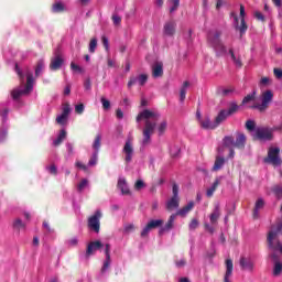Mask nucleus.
<instances>
[{"mask_svg": "<svg viewBox=\"0 0 282 282\" xmlns=\"http://www.w3.org/2000/svg\"><path fill=\"white\" fill-rule=\"evenodd\" d=\"M273 252L269 254L270 259H272L273 263L281 262V258L276 253V250H272Z\"/></svg>", "mask_w": 282, "mask_h": 282, "instance_id": "obj_55", "label": "nucleus"}, {"mask_svg": "<svg viewBox=\"0 0 282 282\" xmlns=\"http://www.w3.org/2000/svg\"><path fill=\"white\" fill-rule=\"evenodd\" d=\"M245 128L249 133H251L253 141L272 142V140H274V130L269 127H257V122L254 120H247Z\"/></svg>", "mask_w": 282, "mask_h": 282, "instance_id": "obj_2", "label": "nucleus"}, {"mask_svg": "<svg viewBox=\"0 0 282 282\" xmlns=\"http://www.w3.org/2000/svg\"><path fill=\"white\" fill-rule=\"evenodd\" d=\"M15 72H17L21 83H23V80H25V75H23V72L19 67V64H15Z\"/></svg>", "mask_w": 282, "mask_h": 282, "instance_id": "obj_57", "label": "nucleus"}, {"mask_svg": "<svg viewBox=\"0 0 282 282\" xmlns=\"http://www.w3.org/2000/svg\"><path fill=\"white\" fill-rule=\"evenodd\" d=\"M189 85H191V83H188V82L183 83V86H182L181 91H180L181 102H184V100H186V89H188Z\"/></svg>", "mask_w": 282, "mask_h": 282, "instance_id": "obj_33", "label": "nucleus"}, {"mask_svg": "<svg viewBox=\"0 0 282 282\" xmlns=\"http://www.w3.org/2000/svg\"><path fill=\"white\" fill-rule=\"evenodd\" d=\"M34 89V74L32 70L26 69V84L24 90L30 94Z\"/></svg>", "mask_w": 282, "mask_h": 282, "instance_id": "obj_16", "label": "nucleus"}, {"mask_svg": "<svg viewBox=\"0 0 282 282\" xmlns=\"http://www.w3.org/2000/svg\"><path fill=\"white\" fill-rule=\"evenodd\" d=\"M177 30V23L175 21H169L163 25V34L165 36H175Z\"/></svg>", "mask_w": 282, "mask_h": 282, "instance_id": "obj_11", "label": "nucleus"}, {"mask_svg": "<svg viewBox=\"0 0 282 282\" xmlns=\"http://www.w3.org/2000/svg\"><path fill=\"white\" fill-rule=\"evenodd\" d=\"M270 83H272V79H270L269 77H262L260 79V85H263V87H268V85H270Z\"/></svg>", "mask_w": 282, "mask_h": 282, "instance_id": "obj_60", "label": "nucleus"}, {"mask_svg": "<svg viewBox=\"0 0 282 282\" xmlns=\"http://www.w3.org/2000/svg\"><path fill=\"white\" fill-rule=\"evenodd\" d=\"M229 54L231 56V59L234 61V65H236V67H239V69H241V67H243V62H241V56L237 57L232 48L229 50Z\"/></svg>", "mask_w": 282, "mask_h": 282, "instance_id": "obj_25", "label": "nucleus"}, {"mask_svg": "<svg viewBox=\"0 0 282 282\" xmlns=\"http://www.w3.org/2000/svg\"><path fill=\"white\" fill-rule=\"evenodd\" d=\"M219 187V178H216L215 182L213 183L212 187H209L206 192L207 197H213L215 195V191Z\"/></svg>", "mask_w": 282, "mask_h": 282, "instance_id": "obj_32", "label": "nucleus"}, {"mask_svg": "<svg viewBox=\"0 0 282 282\" xmlns=\"http://www.w3.org/2000/svg\"><path fill=\"white\" fill-rule=\"evenodd\" d=\"M67 138V131L61 130L58 137L56 140L53 141L54 147H61L63 144V141Z\"/></svg>", "mask_w": 282, "mask_h": 282, "instance_id": "obj_29", "label": "nucleus"}, {"mask_svg": "<svg viewBox=\"0 0 282 282\" xmlns=\"http://www.w3.org/2000/svg\"><path fill=\"white\" fill-rule=\"evenodd\" d=\"M67 116L66 115H59L56 118V122L57 124H65V122H67Z\"/></svg>", "mask_w": 282, "mask_h": 282, "instance_id": "obj_56", "label": "nucleus"}, {"mask_svg": "<svg viewBox=\"0 0 282 282\" xmlns=\"http://www.w3.org/2000/svg\"><path fill=\"white\" fill-rule=\"evenodd\" d=\"M176 268H184L186 265V259H181L175 261Z\"/></svg>", "mask_w": 282, "mask_h": 282, "instance_id": "obj_63", "label": "nucleus"}, {"mask_svg": "<svg viewBox=\"0 0 282 282\" xmlns=\"http://www.w3.org/2000/svg\"><path fill=\"white\" fill-rule=\"evenodd\" d=\"M226 111H227V115H228V116H234V113H235L236 111H239V105H237V102H231V104L229 105L228 110H226Z\"/></svg>", "mask_w": 282, "mask_h": 282, "instance_id": "obj_41", "label": "nucleus"}, {"mask_svg": "<svg viewBox=\"0 0 282 282\" xmlns=\"http://www.w3.org/2000/svg\"><path fill=\"white\" fill-rule=\"evenodd\" d=\"M282 235V223L278 224L276 227H272L267 237V243L269 246V250H280L282 254V246L281 240H276L274 245V239Z\"/></svg>", "mask_w": 282, "mask_h": 282, "instance_id": "obj_4", "label": "nucleus"}, {"mask_svg": "<svg viewBox=\"0 0 282 282\" xmlns=\"http://www.w3.org/2000/svg\"><path fill=\"white\" fill-rule=\"evenodd\" d=\"M246 134L242 132H238L236 135V141L234 137H225L223 142L224 147L227 149H246Z\"/></svg>", "mask_w": 282, "mask_h": 282, "instance_id": "obj_5", "label": "nucleus"}, {"mask_svg": "<svg viewBox=\"0 0 282 282\" xmlns=\"http://www.w3.org/2000/svg\"><path fill=\"white\" fill-rule=\"evenodd\" d=\"M273 74H274L275 78H282V69L274 68Z\"/></svg>", "mask_w": 282, "mask_h": 282, "instance_id": "obj_64", "label": "nucleus"}, {"mask_svg": "<svg viewBox=\"0 0 282 282\" xmlns=\"http://www.w3.org/2000/svg\"><path fill=\"white\" fill-rule=\"evenodd\" d=\"M229 54L231 56V59L234 61V65H236V67H239V69H241V67H243V62H241V56L237 57L232 48L229 50Z\"/></svg>", "mask_w": 282, "mask_h": 282, "instance_id": "obj_24", "label": "nucleus"}, {"mask_svg": "<svg viewBox=\"0 0 282 282\" xmlns=\"http://www.w3.org/2000/svg\"><path fill=\"white\" fill-rule=\"evenodd\" d=\"M225 265H226V272H225V275H224V282H231L230 276H232V270H235V265L232 264V260L227 259L225 261Z\"/></svg>", "mask_w": 282, "mask_h": 282, "instance_id": "obj_15", "label": "nucleus"}, {"mask_svg": "<svg viewBox=\"0 0 282 282\" xmlns=\"http://www.w3.org/2000/svg\"><path fill=\"white\" fill-rule=\"evenodd\" d=\"M96 47H98V40H96V37H94L90 40V43H89L90 54H94L96 52Z\"/></svg>", "mask_w": 282, "mask_h": 282, "instance_id": "obj_46", "label": "nucleus"}, {"mask_svg": "<svg viewBox=\"0 0 282 282\" xmlns=\"http://www.w3.org/2000/svg\"><path fill=\"white\" fill-rule=\"evenodd\" d=\"M64 63H65V59H63V56L56 54L55 57H53L51 59L50 69L52 72H58V69H61V67H63Z\"/></svg>", "mask_w": 282, "mask_h": 282, "instance_id": "obj_12", "label": "nucleus"}, {"mask_svg": "<svg viewBox=\"0 0 282 282\" xmlns=\"http://www.w3.org/2000/svg\"><path fill=\"white\" fill-rule=\"evenodd\" d=\"M263 206H265V202H263V198H259L256 202V206H254V209H253L254 219H257V217H259V210H261V208H263Z\"/></svg>", "mask_w": 282, "mask_h": 282, "instance_id": "obj_30", "label": "nucleus"}, {"mask_svg": "<svg viewBox=\"0 0 282 282\" xmlns=\"http://www.w3.org/2000/svg\"><path fill=\"white\" fill-rule=\"evenodd\" d=\"M199 226V221L195 218H193L188 225L189 230H197V227Z\"/></svg>", "mask_w": 282, "mask_h": 282, "instance_id": "obj_53", "label": "nucleus"}, {"mask_svg": "<svg viewBox=\"0 0 282 282\" xmlns=\"http://www.w3.org/2000/svg\"><path fill=\"white\" fill-rule=\"evenodd\" d=\"M229 54L231 56V59L234 61V65H236V67H239V69H241V67H243V62H241V56L237 57L232 48L229 50Z\"/></svg>", "mask_w": 282, "mask_h": 282, "instance_id": "obj_26", "label": "nucleus"}, {"mask_svg": "<svg viewBox=\"0 0 282 282\" xmlns=\"http://www.w3.org/2000/svg\"><path fill=\"white\" fill-rule=\"evenodd\" d=\"M117 186L121 191L122 195H131V191L129 189V185H127V180L119 178Z\"/></svg>", "mask_w": 282, "mask_h": 282, "instance_id": "obj_23", "label": "nucleus"}, {"mask_svg": "<svg viewBox=\"0 0 282 282\" xmlns=\"http://www.w3.org/2000/svg\"><path fill=\"white\" fill-rule=\"evenodd\" d=\"M224 164H226V159H224V156H216L213 171H220Z\"/></svg>", "mask_w": 282, "mask_h": 282, "instance_id": "obj_31", "label": "nucleus"}, {"mask_svg": "<svg viewBox=\"0 0 282 282\" xmlns=\"http://www.w3.org/2000/svg\"><path fill=\"white\" fill-rule=\"evenodd\" d=\"M100 102H101L102 109L105 111H109V109H111V101H109V99H106L105 97H101Z\"/></svg>", "mask_w": 282, "mask_h": 282, "instance_id": "obj_44", "label": "nucleus"}, {"mask_svg": "<svg viewBox=\"0 0 282 282\" xmlns=\"http://www.w3.org/2000/svg\"><path fill=\"white\" fill-rule=\"evenodd\" d=\"M85 111V105L78 104L75 106V113H78L79 116L83 115Z\"/></svg>", "mask_w": 282, "mask_h": 282, "instance_id": "obj_58", "label": "nucleus"}, {"mask_svg": "<svg viewBox=\"0 0 282 282\" xmlns=\"http://www.w3.org/2000/svg\"><path fill=\"white\" fill-rule=\"evenodd\" d=\"M273 193L278 196V197H282V186L275 185L273 187Z\"/></svg>", "mask_w": 282, "mask_h": 282, "instance_id": "obj_62", "label": "nucleus"}, {"mask_svg": "<svg viewBox=\"0 0 282 282\" xmlns=\"http://www.w3.org/2000/svg\"><path fill=\"white\" fill-rule=\"evenodd\" d=\"M122 153L124 154V162L126 164H130L133 160V143L131 139H128L123 145Z\"/></svg>", "mask_w": 282, "mask_h": 282, "instance_id": "obj_9", "label": "nucleus"}, {"mask_svg": "<svg viewBox=\"0 0 282 282\" xmlns=\"http://www.w3.org/2000/svg\"><path fill=\"white\" fill-rule=\"evenodd\" d=\"M87 184H89V181H87V178H83L77 185V191H79V193L83 192Z\"/></svg>", "mask_w": 282, "mask_h": 282, "instance_id": "obj_47", "label": "nucleus"}, {"mask_svg": "<svg viewBox=\"0 0 282 282\" xmlns=\"http://www.w3.org/2000/svg\"><path fill=\"white\" fill-rule=\"evenodd\" d=\"M170 3H172V7L170 8V12L173 13L177 8H180V0H170Z\"/></svg>", "mask_w": 282, "mask_h": 282, "instance_id": "obj_51", "label": "nucleus"}, {"mask_svg": "<svg viewBox=\"0 0 282 282\" xmlns=\"http://www.w3.org/2000/svg\"><path fill=\"white\" fill-rule=\"evenodd\" d=\"M159 119L160 113L153 112L149 109L141 111L137 116V122H140V120H145L142 140L143 147H147V144H151V137L153 135V133H155V127H158V123L155 121Z\"/></svg>", "mask_w": 282, "mask_h": 282, "instance_id": "obj_1", "label": "nucleus"}, {"mask_svg": "<svg viewBox=\"0 0 282 282\" xmlns=\"http://www.w3.org/2000/svg\"><path fill=\"white\" fill-rule=\"evenodd\" d=\"M234 19L237 23L236 30H239L240 36H243V34H246V32H248V24L246 23V19L242 18L240 20V26H239V17L235 15Z\"/></svg>", "mask_w": 282, "mask_h": 282, "instance_id": "obj_17", "label": "nucleus"}, {"mask_svg": "<svg viewBox=\"0 0 282 282\" xmlns=\"http://www.w3.org/2000/svg\"><path fill=\"white\" fill-rule=\"evenodd\" d=\"M199 124L202 127V129H206V130H213V129H217V124L215 123V121H210V117H206L205 119L199 121Z\"/></svg>", "mask_w": 282, "mask_h": 282, "instance_id": "obj_19", "label": "nucleus"}, {"mask_svg": "<svg viewBox=\"0 0 282 282\" xmlns=\"http://www.w3.org/2000/svg\"><path fill=\"white\" fill-rule=\"evenodd\" d=\"M261 104L251 106V109H258V111L263 112L268 111L270 104L274 100V93L272 90H265L260 96Z\"/></svg>", "mask_w": 282, "mask_h": 282, "instance_id": "obj_6", "label": "nucleus"}, {"mask_svg": "<svg viewBox=\"0 0 282 282\" xmlns=\"http://www.w3.org/2000/svg\"><path fill=\"white\" fill-rule=\"evenodd\" d=\"M282 273V261L273 262V276H281Z\"/></svg>", "mask_w": 282, "mask_h": 282, "instance_id": "obj_36", "label": "nucleus"}, {"mask_svg": "<svg viewBox=\"0 0 282 282\" xmlns=\"http://www.w3.org/2000/svg\"><path fill=\"white\" fill-rule=\"evenodd\" d=\"M257 96V93H252L247 95L243 99H242V105H247V102H251V100H254V97Z\"/></svg>", "mask_w": 282, "mask_h": 282, "instance_id": "obj_49", "label": "nucleus"}, {"mask_svg": "<svg viewBox=\"0 0 282 282\" xmlns=\"http://www.w3.org/2000/svg\"><path fill=\"white\" fill-rule=\"evenodd\" d=\"M13 228L14 230H18V231L25 230V224L20 218H17L13 221Z\"/></svg>", "mask_w": 282, "mask_h": 282, "instance_id": "obj_37", "label": "nucleus"}, {"mask_svg": "<svg viewBox=\"0 0 282 282\" xmlns=\"http://www.w3.org/2000/svg\"><path fill=\"white\" fill-rule=\"evenodd\" d=\"M228 116L229 115H228L227 110H220L214 121L216 123V127H218L221 122H224L226 120V118H228Z\"/></svg>", "mask_w": 282, "mask_h": 282, "instance_id": "obj_28", "label": "nucleus"}, {"mask_svg": "<svg viewBox=\"0 0 282 282\" xmlns=\"http://www.w3.org/2000/svg\"><path fill=\"white\" fill-rule=\"evenodd\" d=\"M151 227L145 225V227L141 231V237H149V232H151Z\"/></svg>", "mask_w": 282, "mask_h": 282, "instance_id": "obj_61", "label": "nucleus"}, {"mask_svg": "<svg viewBox=\"0 0 282 282\" xmlns=\"http://www.w3.org/2000/svg\"><path fill=\"white\" fill-rule=\"evenodd\" d=\"M72 111L69 104H64L62 108V115L68 117Z\"/></svg>", "mask_w": 282, "mask_h": 282, "instance_id": "obj_50", "label": "nucleus"}, {"mask_svg": "<svg viewBox=\"0 0 282 282\" xmlns=\"http://www.w3.org/2000/svg\"><path fill=\"white\" fill-rule=\"evenodd\" d=\"M176 217L177 216H175V214H172L165 226L160 228L159 235H164V232H170V230H173Z\"/></svg>", "mask_w": 282, "mask_h": 282, "instance_id": "obj_14", "label": "nucleus"}, {"mask_svg": "<svg viewBox=\"0 0 282 282\" xmlns=\"http://www.w3.org/2000/svg\"><path fill=\"white\" fill-rule=\"evenodd\" d=\"M101 141H102V137L100 134H97L95 137V141L93 143V149H95L96 153H98V151H100Z\"/></svg>", "mask_w": 282, "mask_h": 282, "instance_id": "obj_38", "label": "nucleus"}, {"mask_svg": "<svg viewBox=\"0 0 282 282\" xmlns=\"http://www.w3.org/2000/svg\"><path fill=\"white\" fill-rule=\"evenodd\" d=\"M229 54L231 56V59L234 61V65H236V67H239V69H241V67H243V62H241V56L237 57L232 48L229 50Z\"/></svg>", "mask_w": 282, "mask_h": 282, "instance_id": "obj_27", "label": "nucleus"}, {"mask_svg": "<svg viewBox=\"0 0 282 282\" xmlns=\"http://www.w3.org/2000/svg\"><path fill=\"white\" fill-rule=\"evenodd\" d=\"M148 80H149V75H147V74H141L137 77V82H139V85L141 87H144V85H147Z\"/></svg>", "mask_w": 282, "mask_h": 282, "instance_id": "obj_42", "label": "nucleus"}, {"mask_svg": "<svg viewBox=\"0 0 282 282\" xmlns=\"http://www.w3.org/2000/svg\"><path fill=\"white\" fill-rule=\"evenodd\" d=\"M102 248H105L102 241H90L86 249V257H91V254H96L97 250H102Z\"/></svg>", "mask_w": 282, "mask_h": 282, "instance_id": "obj_10", "label": "nucleus"}, {"mask_svg": "<svg viewBox=\"0 0 282 282\" xmlns=\"http://www.w3.org/2000/svg\"><path fill=\"white\" fill-rule=\"evenodd\" d=\"M111 20L113 25H120L122 23V18L118 14H112Z\"/></svg>", "mask_w": 282, "mask_h": 282, "instance_id": "obj_54", "label": "nucleus"}, {"mask_svg": "<svg viewBox=\"0 0 282 282\" xmlns=\"http://www.w3.org/2000/svg\"><path fill=\"white\" fill-rule=\"evenodd\" d=\"M175 208H180V197L172 196L170 200L166 203V210H175Z\"/></svg>", "mask_w": 282, "mask_h": 282, "instance_id": "obj_21", "label": "nucleus"}, {"mask_svg": "<svg viewBox=\"0 0 282 282\" xmlns=\"http://www.w3.org/2000/svg\"><path fill=\"white\" fill-rule=\"evenodd\" d=\"M101 43H102L105 50L107 52H109V39L106 35L101 36Z\"/></svg>", "mask_w": 282, "mask_h": 282, "instance_id": "obj_59", "label": "nucleus"}, {"mask_svg": "<svg viewBox=\"0 0 282 282\" xmlns=\"http://www.w3.org/2000/svg\"><path fill=\"white\" fill-rule=\"evenodd\" d=\"M164 224L162 219L150 220L147 225L151 230H155V228H160Z\"/></svg>", "mask_w": 282, "mask_h": 282, "instance_id": "obj_34", "label": "nucleus"}, {"mask_svg": "<svg viewBox=\"0 0 282 282\" xmlns=\"http://www.w3.org/2000/svg\"><path fill=\"white\" fill-rule=\"evenodd\" d=\"M44 67H45V62H43V59H40L35 67V76L36 77L41 76V73L43 72Z\"/></svg>", "mask_w": 282, "mask_h": 282, "instance_id": "obj_40", "label": "nucleus"}, {"mask_svg": "<svg viewBox=\"0 0 282 282\" xmlns=\"http://www.w3.org/2000/svg\"><path fill=\"white\" fill-rule=\"evenodd\" d=\"M194 207H195V203L189 202L187 205H185L184 207L178 209L174 215H175V217H177V216L184 217L185 215H188L189 210H193Z\"/></svg>", "mask_w": 282, "mask_h": 282, "instance_id": "obj_18", "label": "nucleus"}, {"mask_svg": "<svg viewBox=\"0 0 282 282\" xmlns=\"http://www.w3.org/2000/svg\"><path fill=\"white\" fill-rule=\"evenodd\" d=\"M70 69H73V72H78V74H83L85 72L83 67L78 66V64L74 62L70 63Z\"/></svg>", "mask_w": 282, "mask_h": 282, "instance_id": "obj_52", "label": "nucleus"}, {"mask_svg": "<svg viewBox=\"0 0 282 282\" xmlns=\"http://www.w3.org/2000/svg\"><path fill=\"white\" fill-rule=\"evenodd\" d=\"M279 153H281L280 148H270L268 151V156L264 158L265 164H272L273 166H281L282 160H281V156H279Z\"/></svg>", "mask_w": 282, "mask_h": 282, "instance_id": "obj_7", "label": "nucleus"}, {"mask_svg": "<svg viewBox=\"0 0 282 282\" xmlns=\"http://www.w3.org/2000/svg\"><path fill=\"white\" fill-rule=\"evenodd\" d=\"M110 267H111V258L106 257V260L104 261V264L100 270L101 274H105V272H107L108 268Z\"/></svg>", "mask_w": 282, "mask_h": 282, "instance_id": "obj_45", "label": "nucleus"}, {"mask_svg": "<svg viewBox=\"0 0 282 282\" xmlns=\"http://www.w3.org/2000/svg\"><path fill=\"white\" fill-rule=\"evenodd\" d=\"M207 41L216 52V56H226V54H228V48L224 42H221V31L216 30L214 32H209Z\"/></svg>", "mask_w": 282, "mask_h": 282, "instance_id": "obj_3", "label": "nucleus"}, {"mask_svg": "<svg viewBox=\"0 0 282 282\" xmlns=\"http://www.w3.org/2000/svg\"><path fill=\"white\" fill-rule=\"evenodd\" d=\"M96 164H98V152H95L88 162L89 166H96Z\"/></svg>", "mask_w": 282, "mask_h": 282, "instance_id": "obj_48", "label": "nucleus"}, {"mask_svg": "<svg viewBox=\"0 0 282 282\" xmlns=\"http://www.w3.org/2000/svg\"><path fill=\"white\" fill-rule=\"evenodd\" d=\"M240 267L241 270H249V272H252V270L254 269V263H252V260L242 257L240 258Z\"/></svg>", "mask_w": 282, "mask_h": 282, "instance_id": "obj_22", "label": "nucleus"}, {"mask_svg": "<svg viewBox=\"0 0 282 282\" xmlns=\"http://www.w3.org/2000/svg\"><path fill=\"white\" fill-rule=\"evenodd\" d=\"M219 217H221V209L219 208V205H216L209 216L210 224L215 226V224H217V221L219 220Z\"/></svg>", "mask_w": 282, "mask_h": 282, "instance_id": "obj_20", "label": "nucleus"}, {"mask_svg": "<svg viewBox=\"0 0 282 282\" xmlns=\"http://www.w3.org/2000/svg\"><path fill=\"white\" fill-rule=\"evenodd\" d=\"M52 10L55 13L65 12V4L62 2H56L53 4Z\"/></svg>", "mask_w": 282, "mask_h": 282, "instance_id": "obj_39", "label": "nucleus"}, {"mask_svg": "<svg viewBox=\"0 0 282 282\" xmlns=\"http://www.w3.org/2000/svg\"><path fill=\"white\" fill-rule=\"evenodd\" d=\"M152 76L153 78H162V76H164V64L156 62L152 66Z\"/></svg>", "mask_w": 282, "mask_h": 282, "instance_id": "obj_13", "label": "nucleus"}, {"mask_svg": "<svg viewBox=\"0 0 282 282\" xmlns=\"http://www.w3.org/2000/svg\"><path fill=\"white\" fill-rule=\"evenodd\" d=\"M167 127H169V121L166 120L161 121L160 124L158 126L159 135H164V133H166Z\"/></svg>", "mask_w": 282, "mask_h": 282, "instance_id": "obj_35", "label": "nucleus"}, {"mask_svg": "<svg viewBox=\"0 0 282 282\" xmlns=\"http://www.w3.org/2000/svg\"><path fill=\"white\" fill-rule=\"evenodd\" d=\"M100 219H102V213L96 210L95 214L88 218V228L94 230V232H100Z\"/></svg>", "mask_w": 282, "mask_h": 282, "instance_id": "obj_8", "label": "nucleus"}, {"mask_svg": "<svg viewBox=\"0 0 282 282\" xmlns=\"http://www.w3.org/2000/svg\"><path fill=\"white\" fill-rule=\"evenodd\" d=\"M23 94H28V91H25V89L24 90L14 89L11 93V96H12L13 100H19L21 98V96H23Z\"/></svg>", "mask_w": 282, "mask_h": 282, "instance_id": "obj_43", "label": "nucleus"}]
</instances>
